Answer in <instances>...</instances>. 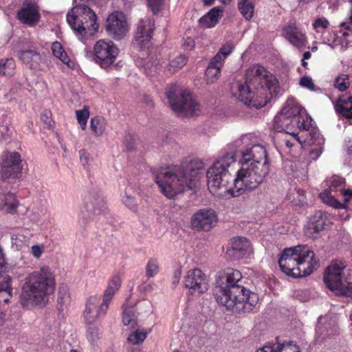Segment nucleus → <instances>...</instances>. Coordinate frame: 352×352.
I'll return each instance as SVG.
<instances>
[{"label":"nucleus","mask_w":352,"mask_h":352,"mask_svg":"<svg viewBox=\"0 0 352 352\" xmlns=\"http://www.w3.org/2000/svg\"><path fill=\"white\" fill-rule=\"evenodd\" d=\"M241 279L239 270L228 269L216 279L213 289L219 305L238 314L251 311L258 302L257 294L244 287Z\"/></svg>","instance_id":"obj_1"},{"label":"nucleus","mask_w":352,"mask_h":352,"mask_svg":"<svg viewBox=\"0 0 352 352\" xmlns=\"http://www.w3.org/2000/svg\"><path fill=\"white\" fill-rule=\"evenodd\" d=\"M205 164L200 159L186 160L180 166L161 167L153 170L154 179L161 192L169 199L196 187Z\"/></svg>","instance_id":"obj_2"},{"label":"nucleus","mask_w":352,"mask_h":352,"mask_svg":"<svg viewBox=\"0 0 352 352\" xmlns=\"http://www.w3.org/2000/svg\"><path fill=\"white\" fill-rule=\"evenodd\" d=\"M234 87L241 102L256 109L264 107L280 91L276 78L259 65L249 67L245 82H236Z\"/></svg>","instance_id":"obj_3"},{"label":"nucleus","mask_w":352,"mask_h":352,"mask_svg":"<svg viewBox=\"0 0 352 352\" xmlns=\"http://www.w3.org/2000/svg\"><path fill=\"white\" fill-rule=\"evenodd\" d=\"M55 287L54 272L50 267L43 266L25 278L21 287L20 303L23 307L45 303L47 298L54 293Z\"/></svg>","instance_id":"obj_4"},{"label":"nucleus","mask_w":352,"mask_h":352,"mask_svg":"<svg viewBox=\"0 0 352 352\" xmlns=\"http://www.w3.org/2000/svg\"><path fill=\"white\" fill-rule=\"evenodd\" d=\"M315 254L307 245H296L286 248L278 261L281 270L293 277H305L310 275L318 265Z\"/></svg>","instance_id":"obj_5"},{"label":"nucleus","mask_w":352,"mask_h":352,"mask_svg":"<svg viewBox=\"0 0 352 352\" xmlns=\"http://www.w3.org/2000/svg\"><path fill=\"white\" fill-rule=\"evenodd\" d=\"M241 164V168L236 173L232 187L228 189V192L234 197L256 189L269 173V167L263 164L253 166L248 163Z\"/></svg>","instance_id":"obj_6"},{"label":"nucleus","mask_w":352,"mask_h":352,"mask_svg":"<svg viewBox=\"0 0 352 352\" xmlns=\"http://www.w3.org/2000/svg\"><path fill=\"white\" fill-rule=\"evenodd\" d=\"M235 162L232 151L226 152L219 156L206 173L208 185L210 189L216 190L227 188L232 179L229 167Z\"/></svg>","instance_id":"obj_7"},{"label":"nucleus","mask_w":352,"mask_h":352,"mask_svg":"<svg viewBox=\"0 0 352 352\" xmlns=\"http://www.w3.org/2000/svg\"><path fill=\"white\" fill-rule=\"evenodd\" d=\"M67 21L77 34L93 35L98 29L96 14L88 6L80 4L68 12Z\"/></svg>","instance_id":"obj_8"},{"label":"nucleus","mask_w":352,"mask_h":352,"mask_svg":"<svg viewBox=\"0 0 352 352\" xmlns=\"http://www.w3.org/2000/svg\"><path fill=\"white\" fill-rule=\"evenodd\" d=\"M166 95L172 109L179 116H192L200 111V105L192 95L176 85H170Z\"/></svg>","instance_id":"obj_9"},{"label":"nucleus","mask_w":352,"mask_h":352,"mask_svg":"<svg viewBox=\"0 0 352 352\" xmlns=\"http://www.w3.org/2000/svg\"><path fill=\"white\" fill-rule=\"evenodd\" d=\"M346 267L342 261H334L329 265L324 273V282L327 288L336 295L344 297L352 296V283L346 280L344 270Z\"/></svg>","instance_id":"obj_10"},{"label":"nucleus","mask_w":352,"mask_h":352,"mask_svg":"<svg viewBox=\"0 0 352 352\" xmlns=\"http://www.w3.org/2000/svg\"><path fill=\"white\" fill-rule=\"evenodd\" d=\"M251 138V135L245 134L234 142L237 147H245L240 151L241 154L240 162L248 163L253 166L263 164L269 167V159L265 148L259 144H252Z\"/></svg>","instance_id":"obj_11"},{"label":"nucleus","mask_w":352,"mask_h":352,"mask_svg":"<svg viewBox=\"0 0 352 352\" xmlns=\"http://www.w3.org/2000/svg\"><path fill=\"white\" fill-rule=\"evenodd\" d=\"M294 127H297L305 131H309L311 127V120L308 118H306V120L302 119V121L292 120V118H288L280 112L277 114L274 119L273 128L274 131L277 132L285 131L292 136L295 142L302 144V141L298 136V134L294 131H290V130Z\"/></svg>","instance_id":"obj_12"},{"label":"nucleus","mask_w":352,"mask_h":352,"mask_svg":"<svg viewBox=\"0 0 352 352\" xmlns=\"http://www.w3.org/2000/svg\"><path fill=\"white\" fill-rule=\"evenodd\" d=\"M94 52L95 61L105 69L115 63L119 49L113 41L101 39L96 42Z\"/></svg>","instance_id":"obj_13"},{"label":"nucleus","mask_w":352,"mask_h":352,"mask_svg":"<svg viewBox=\"0 0 352 352\" xmlns=\"http://www.w3.org/2000/svg\"><path fill=\"white\" fill-rule=\"evenodd\" d=\"M105 29L107 34L116 41L124 38L129 30V26L124 14L114 11L107 18Z\"/></svg>","instance_id":"obj_14"},{"label":"nucleus","mask_w":352,"mask_h":352,"mask_svg":"<svg viewBox=\"0 0 352 352\" xmlns=\"http://www.w3.org/2000/svg\"><path fill=\"white\" fill-rule=\"evenodd\" d=\"M105 202L102 195L96 191L89 192L84 199V209L81 211L83 223L87 224L89 220L94 219L105 211Z\"/></svg>","instance_id":"obj_15"},{"label":"nucleus","mask_w":352,"mask_h":352,"mask_svg":"<svg viewBox=\"0 0 352 352\" xmlns=\"http://www.w3.org/2000/svg\"><path fill=\"white\" fill-rule=\"evenodd\" d=\"M1 174L3 178H18L21 175L23 160L16 151H4L1 156Z\"/></svg>","instance_id":"obj_16"},{"label":"nucleus","mask_w":352,"mask_h":352,"mask_svg":"<svg viewBox=\"0 0 352 352\" xmlns=\"http://www.w3.org/2000/svg\"><path fill=\"white\" fill-rule=\"evenodd\" d=\"M233 49L230 43L223 45L217 54L210 60L206 71V78L208 84L213 83L220 76L221 69L226 58L232 52Z\"/></svg>","instance_id":"obj_17"},{"label":"nucleus","mask_w":352,"mask_h":352,"mask_svg":"<svg viewBox=\"0 0 352 352\" xmlns=\"http://www.w3.org/2000/svg\"><path fill=\"white\" fill-rule=\"evenodd\" d=\"M184 287L193 295H200L208 289V279L198 268L189 270L184 277Z\"/></svg>","instance_id":"obj_18"},{"label":"nucleus","mask_w":352,"mask_h":352,"mask_svg":"<svg viewBox=\"0 0 352 352\" xmlns=\"http://www.w3.org/2000/svg\"><path fill=\"white\" fill-rule=\"evenodd\" d=\"M217 215L212 209H201L191 219L192 226L198 230L208 231L217 222Z\"/></svg>","instance_id":"obj_19"},{"label":"nucleus","mask_w":352,"mask_h":352,"mask_svg":"<svg viewBox=\"0 0 352 352\" xmlns=\"http://www.w3.org/2000/svg\"><path fill=\"white\" fill-rule=\"evenodd\" d=\"M252 252L251 244L245 237H234L226 250V255L232 260L244 258Z\"/></svg>","instance_id":"obj_20"},{"label":"nucleus","mask_w":352,"mask_h":352,"mask_svg":"<svg viewBox=\"0 0 352 352\" xmlns=\"http://www.w3.org/2000/svg\"><path fill=\"white\" fill-rule=\"evenodd\" d=\"M102 305L100 304L99 296H90L87 301L85 309L83 313L84 319L86 322L91 324L95 322L100 317L104 316L107 309H102Z\"/></svg>","instance_id":"obj_21"},{"label":"nucleus","mask_w":352,"mask_h":352,"mask_svg":"<svg viewBox=\"0 0 352 352\" xmlns=\"http://www.w3.org/2000/svg\"><path fill=\"white\" fill-rule=\"evenodd\" d=\"M329 223L330 219L328 213L321 210L316 211L310 218L309 223L306 229V234L316 238L317 234L324 230Z\"/></svg>","instance_id":"obj_22"},{"label":"nucleus","mask_w":352,"mask_h":352,"mask_svg":"<svg viewBox=\"0 0 352 352\" xmlns=\"http://www.w3.org/2000/svg\"><path fill=\"white\" fill-rule=\"evenodd\" d=\"M155 29V21L151 19L140 21L135 36V41L141 47H146L151 41Z\"/></svg>","instance_id":"obj_23"},{"label":"nucleus","mask_w":352,"mask_h":352,"mask_svg":"<svg viewBox=\"0 0 352 352\" xmlns=\"http://www.w3.org/2000/svg\"><path fill=\"white\" fill-rule=\"evenodd\" d=\"M283 36L291 44L296 47L302 46L306 42L305 35L293 23L284 27Z\"/></svg>","instance_id":"obj_24"},{"label":"nucleus","mask_w":352,"mask_h":352,"mask_svg":"<svg viewBox=\"0 0 352 352\" xmlns=\"http://www.w3.org/2000/svg\"><path fill=\"white\" fill-rule=\"evenodd\" d=\"M17 56L20 60L31 69H38L42 60V56L35 50H19Z\"/></svg>","instance_id":"obj_25"},{"label":"nucleus","mask_w":352,"mask_h":352,"mask_svg":"<svg viewBox=\"0 0 352 352\" xmlns=\"http://www.w3.org/2000/svg\"><path fill=\"white\" fill-rule=\"evenodd\" d=\"M17 17L22 23L34 25L40 17L38 8L33 3H29L18 11Z\"/></svg>","instance_id":"obj_26"},{"label":"nucleus","mask_w":352,"mask_h":352,"mask_svg":"<svg viewBox=\"0 0 352 352\" xmlns=\"http://www.w3.org/2000/svg\"><path fill=\"white\" fill-rule=\"evenodd\" d=\"M121 285V280L119 276H113L108 284V286L104 291L102 302V309H108L110 302L114 296L116 292L119 289Z\"/></svg>","instance_id":"obj_27"},{"label":"nucleus","mask_w":352,"mask_h":352,"mask_svg":"<svg viewBox=\"0 0 352 352\" xmlns=\"http://www.w3.org/2000/svg\"><path fill=\"white\" fill-rule=\"evenodd\" d=\"M138 193V188L130 185L126 188L124 195L122 198V201L124 206L133 212H137L138 210L139 204L135 196Z\"/></svg>","instance_id":"obj_28"},{"label":"nucleus","mask_w":352,"mask_h":352,"mask_svg":"<svg viewBox=\"0 0 352 352\" xmlns=\"http://www.w3.org/2000/svg\"><path fill=\"white\" fill-rule=\"evenodd\" d=\"M301 107L297 104L294 100H287L285 107L281 110L280 113L287 116L292 120H301L305 119L301 116Z\"/></svg>","instance_id":"obj_29"},{"label":"nucleus","mask_w":352,"mask_h":352,"mask_svg":"<svg viewBox=\"0 0 352 352\" xmlns=\"http://www.w3.org/2000/svg\"><path fill=\"white\" fill-rule=\"evenodd\" d=\"M12 278L6 275L0 280V302L8 303L12 296V287H11Z\"/></svg>","instance_id":"obj_30"},{"label":"nucleus","mask_w":352,"mask_h":352,"mask_svg":"<svg viewBox=\"0 0 352 352\" xmlns=\"http://www.w3.org/2000/svg\"><path fill=\"white\" fill-rule=\"evenodd\" d=\"M220 16L221 10L213 8L204 16L201 17L199 22L204 28H212L218 22Z\"/></svg>","instance_id":"obj_31"},{"label":"nucleus","mask_w":352,"mask_h":352,"mask_svg":"<svg viewBox=\"0 0 352 352\" xmlns=\"http://www.w3.org/2000/svg\"><path fill=\"white\" fill-rule=\"evenodd\" d=\"M107 120L101 116H96L91 119L90 128L96 136H101L105 131Z\"/></svg>","instance_id":"obj_32"},{"label":"nucleus","mask_w":352,"mask_h":352,"mask_svg":"<svg viewBox=\"0 0 352 352\" xmlns=\"http://www.w3.org/2000/svg\"><path fill=\"white\" fill-rule=\"evenodd\" d=\"M0 206L7 207L8 212H12L16 208L14 195L11 192L0 193Z\"/></svg>","instance_id":"obj_33"},{"label":"nucleus","mask_w":352,"mask_h":352,"mask_svg":"<svg viewBox=\"0 0 352 352\" xmlns=\"http://www.w3.org/2000/svg\"><path fill=\"white\" fill-rule=\"evenodd\" d=\"M15 69V63L12 58L0 59V76H12Z\"/></svg>","instance_id":"obj_34"},{"label":"nucleus","mask_w":352,"mask_h":352,"mask_svg":"<svg viewBox=\"0 0 352 352\" xmlns=\"http://www.w3.org/2000/svg\"><path fill=\"white\" fill-rule=\"evenodd\" d=\"M336 110L345 118L352 119V96L349 97L347 100L343 101L342 104H337Z\"/></svg>","instance_id":"obj_35"},{"label":"nucleus","mask_w":352,"mask_h":352,"mask_svg":"<svg viewBox=\"0 0 352 352\" xmlns=\"http://www.w3.org/2000/svg\"><path fill=\"white\" fill-rule=\"evenodd\" d=\"M273 349L272 352H300L299 347L292 343L267 344Z\"/></svg>","instance_id":"obj_36"},{"label":"nucleus","mask_w":352,"mask_h":352,"mask_svg":"<svg viewBox=\"0 0 352 352\" xmlns=\"http://www.w3.org/2000/svg\"><path fill=\"white\" fill-rule=\"evenodd\" d=\"M187 63V58L184 56H179L170 60L166 65L167 69L170 73L177 72L179 69L183 67Z\"/></svg>","instance_id":"obj_37"},{"label":"nucleus","mask_w":352,"mask_h":352,"mask_svg":"<svg viewBox=\"0 0 352 352\" xmlns=\"http://www.w3.org/2000/svg\"><path fill=\"white\" fill-rule=\"evenodd\" d=\"M319 196L324 203L331 207L335 208H340L342 207V204L336 199L328 190H325L324 192H321Z\"/></svg>","instance_id":"obj_38"},{"label":"nucleus","mask_w":352,"mask_h":352,"mask_svg":"<svg viewBox=\"0 0 352 352\" xmlns=\"http://www.w3.org/2000/svg\"><path fill=\"white\" fill-rule=\"evenodd\" d=\"M135 316V311L132 305H123L122 322L124 325H129Z\"/></svg>","instance_id":"obj_39"},{"label":"nucleus","mask_w":352,"mask_h":352,"mask_svg":"<svg viewBox=\"0 0 352 352\" xmlns=\"http://www.w3.org/2000/svg\"><path fill=\"white\" fill-rule=\"evenodd\" d=\"M159 272V265L157 259L150 258L146 265V276L148 278L155 276Z\"/></svg>","instance_id":"obj_40"},{"label":"nucleus","mask_w":352,"mask_h":352,"mask_svg":"<svg viewBox=\"0 0 352 352\" xmlns=\"http://www.w3.org/2000/svg\"><path fill=\"white\" fill-rule=\"evenodd\" d=\"M146 336V331L136 330L129 336L128 341L134 344H140L144 341Z\"/></svg>","instance_id":"obj_41"},{"label":"nucleus","mask_w":352,"mask_h":352,"mask_svg":"<svg viewBox=\"0 0 352 352\" xmlns=\"http://www.w3.org/2000/svg\"><path fill=\"white\" fill-rule=\"evenodd\" d=\"M238 8L241 14L246 20L250 21L252 19L254 12V6L252 2L245 3L241 8V5L238 6Z\"/></svg>","instance_id":"obj_42"},{"label":"nucleus","mask_w":352,"mask_h":352,"mask_svg":"<svg viewBox=\"0 0 352 352\" xmlns=\"http://www.w3.org/2000/svg\"><path fill=\"white\" fill-rule=\"evenodd\" d=\"M349 77L346 74L338 76L334 81V86L340 91H345L349 87Z\"/></svg>","instance_id":"obj_43"},{"label":"nucleus","mask_w":352,"mask_h":352,"mask_svg":"<svg viewBox=\"0 0 352 352\" xmlns=\"http://www.w3.org/2000/svg\"><path fill=\"white\" fill-rule=\"evenodd\" d=\"M76 115L78 122L80 125L82 130H85L86 129L87 119L89 116L88 109L85 107L82 110H77L76 111Z\"/></svg>","instance_id":"obj_44"},{"label":"nucleus","mask_w":352,"mask_h":352,"mask_svg":"<svg viewBox=\"0 0 352 352\" xmlns=\"http://www.w3.org/2000/svg\"><path fill=\"white\" fill-rule=\"evenodd\" d=\"M344 183V179L337 175L332 176L327 180L330 190H337L338 188L341 187Z\"/></svg>","instance_id":"obj_45"},{"label":"nucleus","mask_w":352,"mask_h":352,"mask_svg":"<svg viewBox=\"0 0 352 352\" xmlns=\"http://www.w3.org/2000/svg\"><path fill=\"white\" fill-rule=\"evenodd\" d=\"M329 26V22L324 17L317 18L313 23V28L317 32L326 30Z\"/></svg>","instance_id":"obj_46"},{"label":"nucleus","mask_w":352,"mask_h":352,"mask_svg":"<svg viewBox=\"0 0 352 352\" xmlns=\"http://www.w3.org/2000/svg\"><path fill=\"white\" fill-rule=\"evenodd\" d=\"M147 3L151 12L157 14L163 9L164 0H147Z\"/></svg>","instance_id":"obj_47"},{"label":"nucleus","mask_w":352,"mask_h":352,"mask_svg":"<svg viewBox=\"0 0 352 352\" xmlns=\"http://www.w3.org/2000/svg\"><path fill=\"white\" fill-rule=\"evenodd\" d=\"M99 329L96 327H91L87 329V338L91 343H94L99 340Z\"/></svg>","instance_id":"obj_48"},{"label":"nucleus","mask_w":352,"mask_h":352,"mask_svg":"<svg viewBox=\"0 0 352 352\" xmlns=\"http://www.w3.org/2000/svg\"><path fill=\"white\" fill-rule=\"evenodd\" d=\"M80 160L85 167V169H87L89 167V164L91 160L89 153L85 149H81L79 151Z\"/></svg>","instance_id":"obj_49"},{"label":"nucleus","mask_w":352,"mask_h":352,"mask_svg":"<svg viewBox=\"0 0 352 352\" xmlns=\"http://www.w3.org/2000/svg\"><path fill=\"white\" fill-rule=\"evenodd\" d=\"M41 119L47 127L50 128L52 126L53 121L51 118V112L47 110H45L41 116Z\"/></svg>","instance_id":"obj_50"},{"label":"nucleus","mask_w":352,"mask_h":352,"mask_svg":"<svg viewBox=\"0 0 352 352\" xmlns=\"http://www.w3.org/2000/svg\"><path fill=\"white\" fill-rule=\"evenodd\" d=\"M69 298L67 292L65 288H60L58 291V302L61 305L65 304Z\"/></svg>","instance_id":"obj_51"},{"label":"nucleus","mask_w":352,"mask_h":352,"mask_svg":"<svg viewBox=\"0 0 352 352\" xmlns=\"http://www.w3.org/2000/svg\"><path fill=\"white\" fill-rule=\"evenodd\" d=\"M300 85L302 87L308 88L311 90H313L314 89V85L313 83V81L311 78L309 77L304 76L301 78L300 80Z\"/></svg>","instance_id":"obj_52"},{"label":"nucleus","mask_w":352,"mask_h":352,"mask_svg":"<svg viewBox=\"0 0 352 352\" xmlns=\"http://www.w3.org/2000/svg\"><path fill=\"white\" fill-rule=\"evenodd\" d=\"M52 50L53 54L57 58H58L59 56L61 55L63 52H64L63 47L58 42H55L52 44Z\"/></svg>","instance_id":"obj_53"},{"label":"nucleus","mask_w":352,"mask_h":352,"mask_svg":"<svg viewBox=\"0 0 352 352\" xmlns=\"http://www.w3.org/2000/svg\"><path fill=\"white\" fill-rule=\"evenodd\" d=\"M125 146L128 151H132L135 147V141L132 136L127 135L125 137Z\"/></svg>","instance_id":"obj_54"},{"label":"nucleus","mask_w":352,"mask_h":352,"mask_svg":"<svg viewBox=\"0 0 352 352\" xmlns=\"http://www.w3.org/2000/svg\"><path fill=\"white\" fill-rule=\"evenodd\" d=\"M183 46L186 50H192L195 47V42L192 38L188 37L185 40Z\"/></svg>","instance_id":"obj_55"},{"label":"nucleus","mask_w":352,"mask_h":352,"mask_svg":"<svg viewBox=\"0 0 352 352\" xmlns=\"http://www.w3.org/2000/svg\"><path fill=\"white\" fill-rule=\"evenodd\" d=\"M142 308H145L146 309L144 310L145 312H150L151 311V302H148V301H142L140 305H139V307L138 308V309L140 311V312H138V314H140L142 312Z\"/></svg>","instance_id":"obj_56"},{"label":"nucleus","mask_w":352,"mask_h":352,"mask_svg":"<svg viewBox=\"0 0 352 352\" xmlns=\"http://www.w3.org/2000/svg\"><path fill=\"white\" fill-rule=\"evenodd\" d=\"M322 153V148L321 147H318L317 148L312 149L309 153L310 158L311 160H316V159H318L319 157V156L321 155Z\"/></svg>","instance_id":"obj_57"},{"label":"nucleus","mask_w":352,"mask_h":352,"mask_svg":"<svg viewBox=\"0 0 352 352\" xmlns=\"http://www.w3.org/2000/svg\"><path fill=\"white\" fill-rule=\"evenodd\" d=\"M32 254L36 258H39L43 252V248L39 245H33L31 248Z\"/></svg>","instance_id":"obj_58"},{"label":"nucleus","mask_w":352,"mask_h":352,"mask_svg":"<svg viewBox=\"0 0 352 352\" xmlns=\"http://www.w3.org/2000/svg\"><path fill=\"white\" fill-rule=\"evenodd\" d=\"M5 258L3 253V250L0 247V280L2 278V277H4L5 276H3V266L5 265Z\"/></svg>","instance_id":"obj_59"},{"label":"nucleus","mask_w":352,"mask_h":352,"mask_svg":"<svg viewBox=\"0 0 352 352\" xmlns=\"http://www.w3.org/2000/svg\"><path fill=\"white\" fill-rule=\"evenodd\" d=\"M58 58L65 64L67 65L68 66H69V57L67 56V54L65 53V52L64 51V52H63L61 54V55L59 56Z\"/></svg>","instance_id":"obj_60"},{"label":"nucleus","mask_w":352,"mask_h":352,"mask_svg":"<svg viewBox=\"0 0 352 352\" xmlns=\"http://www.w3.org/2000/svg\"><path fill=\"white\" fill-rule=\"evenodd\" d=\"M347 155L351 158L352 160V142L348 141L346 142L345 144Z\"/></svg>","instance_id":"obj_61"},{"label":"nucleus","mask_w":352,"mask_h":352,"mask_svg":"<svg viewBox=\"0 0 352 352\" xmlns=\"http://www.w3.org/2000/svg\"><path fill=\"white\" fill-rule=\"evenodd\" d=\"M6 320V313L0 309V326L3 325Z\"/></svg>","instance_id":"obj_62"},{"label":"nucleus","mask_w":352,"mask_h":352,"mask_svg":"<svg viewBox=\"0 0 352 352\" xmlns=\"http://www.w3.org/2000/svg\"><path fill=\"white\" fill-rule=\"evenodd\" d=\"M273 349L267 345L263 346L262 348L256 350L255 352H272Z\"/></svg>","instance_id":"obj_63"},{"label":"nucleus","mask_w":352,"mask_h":352,"mask_svg":"<svg viewBox=\"0 0 352 352\" xmlns=\"http://www.w3.org/2000/svg\"><path fill=\"white\" fill-rule=\"evenodd\" d=\"M344 195L349 198L352 197V189H347L344 191Z\"/></svg>","instance_id":"obj_64"}]
</instances>
